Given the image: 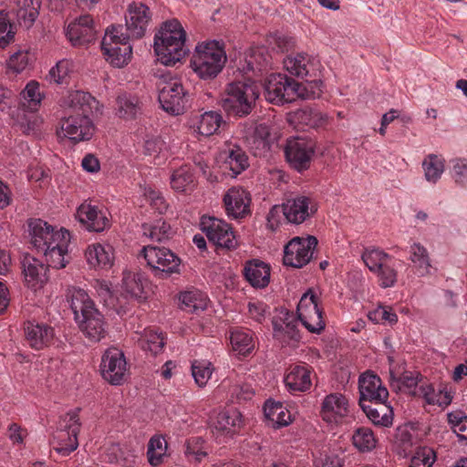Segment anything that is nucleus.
Masks as SVG:
<instances>
[{"mask_svg":"<svg viewBox=\"0 0 467 467\" xmlns=\"http://www.w3.org/2000/svg\"><path fill=\"white\" fill-rule=\"evenodd\" d=\"M241 414L236 410L219 411L211 420V429L218 440H224L232 437L240 428Z\"/></svg>","mask_w":467,"mask_h":467,"instance_id":"19","label":"nucleus"},{"mask_svg":"<svg viewBox=\"0 0 467 467\" xmlns=\"http://www.w3.org/2000/svg\"><path fill=\"white\" fill-rule=\"evenodd\" d=\"M317 208L312 203L310 198L306 196H297L289 199L283 205V213L286 220L294 224H300L309 218Z\"/></svg>","mask_w":467,"mask_h":467,"instance_id":"21","label":"nucleus"},{"mask_svg":"<svg viewBox=\"0 0 467 467\" xmlns=\"http://www.w3.org/2000/svg\"><path fill=\"white\" fill-rule=\"evenodd\" d=\"M121 26H111L107 28L101 41V48L106 59L116 67L127 65L132 55L130 36L124 34Z\"/></svg>","mask_w":467,"mask_h":467,"instance_id":"9","label":"nucleus"},{"mask_svg":"<svg viewBox=\"0 0 467 467\" xmlns=\"http://www.w3.org/2000/svg\"><path fill=\"white\" fill-rule=\"evenodd\" d=\"M181 308L189 313H197L206 309L209 298L199 289H191L180 294Z\"/></svg>","mask_w":467,"mask_h":467,"instance_id":"35","label":"nucleus"},{"mask_svg":"<svg viewBox=\"0 0 467 467\" xmlns=\"http://www.w3.org/2000/svg\"><path fill=\"white\" fill-rule=\"evenodd\" d=\"M298 318L311 333H320L325 328L318 297L311 291L305 293L297 305Z\"/></svg>","mask_w":467,"mask_h":467,"instance_id":"14","label":"nucleus"},{"mask_svg":"<svg viewBox=\"0 0 467 467\" xmlns=\"http://www.w3.org/2000/svg\"><path fill=\"white\" fill-rule=\"evenodd\" d=\"M85 256L93 268L108 269L114 261L113 248L109 244H92L86 249Z\"/></svg>","mask_w":467,"mask_h":467,"instance_id":"33","label":"nucleus"},{"mask_svg":"<svg viewBox=\"0 0 467 467\" xmlns=\"http://www.w3.org/2000/svg\"><path fill=\"white\" fill-rule=\"evenodd\" d=\"M250 202L249 193L240 187L229 189L223 197L227 215L235 219L249 213Z\"/></svg>","mask_w":467,"mask_h":467,"instance_id":"24","label":"nucleus"},{"mask_svg":"<svg viewBox=\"0 0 467 467\" xmlns=\"http://www.w3.org/2000/svg\"><path fill=\"white\" fill-rule=\"evenodd\" d=\"M16 2L19 6L18 18L26 27L31 26L38 16L40 0H17Z\"/></svg>","mask_w":467,"mask_h":467,"instance_id":"46","label":"nucleus"},{"mask_svg":"<svg viewBox=\"0 0 467 467\" xmlns=\"http://www.w3.org/2000/svg\"><path fill=\"white\" fill-rule=\"evenodd\" d=\"M223 169L230 171L235 177L248 167V157L244 150L237 145L230 144L222 152Z\"/></svg>","mask_w":467,"mask_h":467,"instance_id":"32","label":"nucleus"},{"mask_svg":"<svg viewBox=\"0 0 467 467\" xmlns=\"http://www.w3.org/2000/svg\"><path fill=\"white\" fill-rule=\"evenodd\" d=\"M354 446L360 451H368L375 448L376 439L368 428H358L352 436Z\"/></svg>","mask_w":467,"mask_h":467,"instance_id":"52","label":"nucleus"},{"mask_svg":"<svg viewBox=\"0 0 467 467\" xmlns=\"http://www.w3.org/2000/svg\"><path fill=\"white\" fill-rule=\"evenodd\" d=\"M72 72L73 63L67 59H61L50 68L47 78L56 84H67Z\"/></svg>","mask_w":467,"mask_h":467,"instance_id":"49","label":"nucleus"},{"mask_svg":"<svg viewBox=\"0 0 467 467\" xmlns=\"http://www.w3.org/2000/svg\"><path fill=\"white\" fill-rule=\"evenodd\" d=\"M159 101L162 109L174 115L183 112L187 103V93L181 80L170 73L162 74L157 83Z\"/></svg>","mask_w":467,"mask_h":467,"instance_id":"10","label":"nucleus"},{"mask_svg":"<svg viewBox=\"0 0 467 467\" xmlns=\"http://www.w3.org/2000/svg\"><path fill=\"white\" fill-rule=\"evenodd\" d=\"M368 317L375 324L393 325L398 321V317L391 307L379 306L368 313Z\"/></svg>","mask_w":467,"mask_h":467,"instance_id":"53","label":"nucleus"},{"mask_svg":"<svg viewBox=\"0 0 467 467\" xmlns=\"http://www.w3.org/2000/svg\"><path fill=\"white\" fill-rule=\"evenodd\" d=\"M15 34L7 14L0 11V47L4 48L13 42Z\"/></svg>","mask_w":467,"mask_h":467,"instance_id":"61","label":"nucleus"},{"mask_svg":"<svg viewBox=\"0 0 467 467\" xmlns=\"http://www.w3.org/2000/svg\"><path fill=\"white\" fill-rule=\"evenodd\" d=\"M264 412L274 428L287 426L292 420L291 413L280 402L266 401L264 406Z\"/></svg>","mask_w":467,"mask_h":467,"instance_id":"38","label":"nucleus"},{"mask_svg":"<svg viewBox=\"0 0 467 467\" xmlns=\"http://www.w3.org/2000/svg\"><path fill=\"white\" fill-rule=\"evenodd\" d=\"M102 378L114 386L121 385L128 373V365L123 352L117 348H108L101 358Z\"/></svg>","mask_w":467,"mask_h":467,"instance_id":"11","label":"nucleus"},{"mask_svg":"<svg viewBox=\"0 0 467 467\" xmlns=\"http://www.w3.org/2000/svg\"><path fill=\"white\" fill-rule=\"evenodd\" d=\"M141 254L156 274L171 275L179 272L181 259L168 248L149 245L142 248Z\"/></svg>","mask_w":467,"mask_h":467,"instance_id":"15","label":"nucleus"},{"mask_svg":"<svg viewBox=\"0 0 467 467\" xmlns=\"http://www.w3.org/2000/svg\"><path fill=\"white\" fill-rule=\"evenodd\" d=\"M315 58L305 53L288 56L284 59L285 70L296 77L304 78L315 68Z\"/></svg>","mask_w":467,"mask_h":467,"instance_id":"34","label":"nucleus"},{"mask_svg":"<svg viewBox=\"0 0 467 467\" xmlns=\"http://www.w3.org/2000/svg\"><path fill=\"white\" fill-rule=\"evenodd\" d=\"M223 121L222 115L216 111H206L196 115L189 120V127L193 132L209 137L215 133Z\"/></svg>","mask_w":467,"mask_h":467,"instance_id":"31","label":"nucleus"},{"mask_svg":"<svg viewBox=\"0 0 467 467\" xmlns=\"http://www.w3.org/2000/svg\"><path fill=\"white\" fill-rule=\"evenodd\" d=\"M226 54L223 45L211 40L199 43L191 58L192 70L202 79L214 78L223 68Z\"/></svg>","mask_w":467,"mask_h":467,"instance_id":"6","label":"nucleus"},{"mask_svg":"<svg viewBox=\"0 0 467 467\" xmlns=\"http://www.w3.org/2000/svg\"><path fill=\"white\" fill-rule=\"evenodd\" d=\"M151 19L150 8L141 2L131 3L125 16L126 27L131 37L140 38L145 35Z\"/></svg>","mask_w":467,"mask_h":467,"instance_id":"17","label":"nucleus"},{"mask_svg":"<svg viewBox=\"0 0 467 467\" xmlns=\"http://www.w3.org/2000/svg\"><path fill=\"white\" fill-rule=\"evenodd\" d=\"M379 278V285L382 288H389L395 285L397 282V270L389 265L388 263L382 265L380 269L374 272Z\"/></svg>","mask_w":467,"mask_h":467,"instance_id":"59","label":"nucleus"},{"mask_svg":"<svg viewBox=\"0 0 467 467\" xmlns=\"http://www.w3.org/2000/svg\"><path fill=\"white\" fill-rule=\"evenodd\" d=\"M410 261L416 268L419 275L425 276L431 274V258L427 248L419 242H414L410 246Z\"/></svg>","mask_w":467,"mask_h":467,"instance_id":"37","label":"nucleus"},{"mask_svg":"<svg viewBox=\"0 0 467 467\" xmlns=\"http://www.w3.org/2000/svg\"><path fill=\"white\" fill-rule=\"evenodd\" d=\"M420 394L428 404L447 406L451 402V396L441 389L436 391L431 385H421Z\"/></svg>","mask_w":467,"mask_h":467,"instance_id":"50","label":"nucleus"},{"mask_svg":"<svg viewBox=\"0 0 467 467\" xmlns=\"http://www.w3.org/2000/svg\"><path fill=\"white\" fill-rule=\"evenodd\" d=\"M23 99L28 103V107L36 109L43 97L39 91V84L35 80L29 81L21 92Z\"/></svg>","mask_w":467,"mask_h":467,"instance_id":"57","label":"nucleus"},{"mask_svg":"<svg viewBox=\"0 0 467 467\" xmlns=\"http://www.w3.org/2000/svg\"><path fill=\"white\" fill-rule=\"evenodd\" d=\"M361 258L369 271L374 273L392 257L379 248L368 247L362 252Z\"/></svg>","mask_w":467,"mask_h":467,"instance_id":"44","label":"nucleus"},{"mask_svg":"<svg viewBox=\"0 0 467 467\" xmlns=\"http://www.w3.org/2000/svg\"><path fill=\"white\" fill-rule=\"evenodd\" d=\"M448 421L453 432L460 440H467V416L461 410L447 414Z\"/></svg>","mask_w":467,"mask_h":467,"instance_id":"54","label":"nucleus"},{"mask_svg":"<svg viewBox=\"0 0 467 467\" xmlns=\"http://www.w3.org/2000/svg\"><path fill=\"white\" fill-rule=\"evenodd\" d=\"M451 177L456 184L467 186V160L463 158L454 159L451 161Z\"/></svg>","mask_w":467,"mask_h":467,"instance_id":"58","label":"nucleus"},{"mask_svg":"<svg viewBox=\"0 0 467 467\" xmlns=\"http://www.w3.org/2000/svg\"><path fill=\"white\" fill-rule=\"evenodd\" d=\"M386 401L374 402V406L360 403L368 418L376 425L389 426L392 423L391 410Z\"/></svg>","mask_w":467,"mask_h":467,"instance_id":"39","label":"nucleus"},{"mask_svg":"<svg viewBox=\"0 0 467 467\" xmlns=\"http://www.w3.org/2000/svg\"><path fill=\"white\" fill-rule=\"evenodd\" d=\"M186 36V31L178 19L161 23L154 36V51L158 60L165 66H174L181 61L188 52Z\"/></svg>","mask_w":467,"mask_h":467,"instance_id":"3","label":"nucleus"},{"mask_svg":"<svg viewBox=\"0 0 467 467\" xmlns=\"http://www.w3.org/2000/svg\"><path fill=\"white\" fill-rule=\"evenodd\" d=\"M80 429L79 409L62 415L53 434V449L62 456H68L78 447V436Z\"/></svg>","mask_w":467,"mask_h":467,"instance_id":"8","label":"nucleus"},{"mask_svg":"<svg viewBox=\"0 0 467 467\" xmlns=\"http://www.w3.org/2000/svg\"><path fill=\"white\" fill-rule=\"evenodd\" d=\"M260 95L259 86L250 79L227 85L222 107L229 114L244 117L251 113Z\"/></svg>","mask_w":467,"mask_h":467,"instance_id":"7","label":"nucleus"},{"mask_svg":"<svg viewBox=\"0 0 467 467\" xmlns=\"http://www.w3.org/2000/svg\"><path fill=\"white\" fill-rule=\"evenodd\" d=\"M25 335L28 345L35 349L48 347L54 339V329L46 324L27 322L25 326Z\"/></svg>","mask_w":467,"mask_h":467,"instance_id":"28","label":"nucleus"},{"mask_svg":"<svg viewBox=\"0 0 467 467\" xmlns=\"http://www.w3.org/2000/svg\"><path fill=\"white\" fill-rule=\"evenodd\" d=\"M435 462L434 451L431 448L419 449L411 457L409 467H432Z\"/></svg>","mask_w":467,"mask_h":467,"instance_id":"55","label":"nucleus"},{"mask_svg":"<svg viewBox=\"0 0 467 467\" xmlns=\"http://www.w3.org/2000/svg\"><path fill=\"white\" fill-rule=\"evenodd\" d=\"M230 391L233 396H235L238 400H250L254 395V390L249 384L236 382L230 388Z\"/></svg>","mask_w":467,"mask_h":467,"instance_id":"62","label":"nucleus"},{"mask_svg":"<svg viewBox=\"0 0 467 467\" xmlns=\"http://www.w3.org/2000/svg\"><path fill=\"white\" fill-rule=\"evenodd\" d=\"M76 218L88 230L102 232L110 225L106 213L90 203H82L77 210Z\"/></svg>","mask_w":467,"mask_h":467,"instance_id":"20","label":"nucleus"},{"mask_svg":"<svg viewBox=\"0 0 467 467\" xmlns=\"http://www.w3.org/2000/svg\"><path fill=\"white\" fill-rule=\"evenodd\" d=\"M121 289L126 296L140 298L143 295L144 285L141 275L125 270L122 274Z\"/></svg>","mask_w":467,"mask_h":467,"instance_id":"40","label":"nucleus"},{"mask_svg":"<svg viewBox=\"0 0 467 467\" xmlns=\"http://www.w3.org/2000/svg\"><path fill=\"white\" fill-rule=\"evenodd\" d=\"M317 245L315 236L295 237L285 247L284 264L296 268H301L310 262Z\"/></svg>","mask_w":467,"mask_h":467,"instance_id":"13","label":"nucleus"},{"mask_svg":"<svg viewBox=\"0 0 467 467\" xmlns=\"http://www.w3.org/2000/svg\"><path fill=\"white\" fill-rule=\"evenodd\" d=\"M349 412L348 399L341 393L335 392L327 395L321 404L320 415L327 423L337 424Z\"/></svg>","mask_w":467,"mask_h":467,"instance_id":"18","label":"nucleus"},{"mask_svg":"<svg viewBox=\"0 0 467 467\" xmlns=\"http://www.w3.org/2000/svg\"><path fill=\"white\" fill-rule=\"evenodd\" d=\"M96 30L89 15L78 17L67 28V36L73 46H83L95 39Z\"/></svg>","mask_w":467,"mask_h":467,"instance_id":"23","label":"nucleus"},{"mask_svg":"<svg viewBox=\"0 0 467 467\" xmlns=\"http://www.w3.org/2000/svg\"><path fill=\"white\" fill-rule=\"evenodd\" d=\"M359 403L366 401L379 402L386 401L389 392L385 387L382 386L380 379L371 373H364L360 376L359 380Z\"/></svg>","mask_w":467,"mask_h":467,"instance_id":"22","label":"nucleus"},{"mask_svg":"<svg viewBox=\"0 0 467 467\" xmlns=\"http://www.w3.org/2000/svg\"><path fill=\"white\" fill-rule=\"evenodd\" d=\"M230 340L234 350L241 355L250 353L254 347L253 333L249 329L236 328L232 331Z\"/></svg>","mask_w":467,"mask_h":467,"instance_id":"42","label":"nucleus"},{"mask_svg":"<svg viewBox=\"0 0 467 467\" xmlns=\"http://www.w3.org/2000/svg\"><path fill=\"white\" fill-rule=\"evenodd\" d=\"M314 464L315 467H343L340 459L335 454H320Z\"/></svg>","mask_w":467,"mask_h":467,"instance_id":"64","label":"nucleus"},{"mask_svg":"<svg viewBox=\"0 0 467 467\" xmlns=\"http://www.w3.org/2000/svg\"><path fill=\"white\" fill-rule=\"evenodd\" d=\"M191 368L194 381L200 388L206 386L214 370L213 364L203 359L192 361Z\"/></svg>","mask_w":467,"mask_h":467,"instance_id":"47","label":"nucleus"},{"mask_svg":"<svg viewBox=\"0 0 467 467\" xmlns=\"http://www.w3.org/2000/svg\"><path fill=\"white\" fill-rule=\"evenodd\" d=\"M327 117L310 108H303L287 114V121L297 130L316 129L327 123Z\"/></svg>","mask_w":467,"mask_h":467,"instance_id":"25","label":"nucleus"},{"mask_svg":"<svg viewBox=\"0 0 467 467\" xmlns=\"http://www.w3.org/2000/svg\"><path fill=\"white\" fill-rule=\"evenodd\" d=\"M48 265L35 257H25L23 261L25 282L33 290L40 289L48 280Z\"/></svg>","mask_w":467,"mask_h":467,"instance_id":"26","label":"nucleus"},{"mask_svg":"<svg viewBox=\"0 0 467 467\" xmlns=\"http://www.w3.org/2000/svg\"><path fill=\"white\" fill-rule=\"evenodd\" d=\"M31 244L38 254H42L48 266L64 268L68 263L67 251L70 234L61 228L55 231L47 222L36 219L29 223Z\"/></svg>","mask_w":467,"mask_h":467,"instance_id":"2","label":"nucleus"},{"mask_svg":"<svg viewBox=\"0 0 467 467\" xmlns=\"http://www.w3.org/2000/svg\"><path fill=\"white\" fill-rule=\"evenodd\" d=\"M65 104L70 112L59 120L57 137L74 143L89 140L95 133L91 118L101 113L99 102L88 92L75 90L68 93Z\"/></svg>","mask_w":467,"mask_h":467,"instance_id":"1","label":"nucleus"},{"mask_svg":"<svg viewBox=\"0 0 467 467\" xmlns=\"http://www.w3.org/2000/svg\"><path fill=\"white\" fill-rule=\"evenodd\" d=\"M312 368L306 364L290 366L285 377V383L290 391L305 392L312 386Z\"/></svg>","mask_w":467,"mask_h":467,"instance_id":"27","label":"nucleus"},{"mask_svg":"<svg viewBox=\"0 0 467 467\" xmlns=\"http://www.w3.org/2000/svg\"><path fill=\"white\" fill-rule=\"evenodd\" d=\"M244 275L246 281L255 288H265L270 282V266L265 262L253 259L245 263Z\"/></svg>","mask_w":467,"mask_h":467,"instance_id":"30","label":"nucleus"},{"mask_svg":"<svg viewBox=\"0 0 467 467\" xmlns=\"http://www.w3.org/2000/svg\"><path fill=\"white\" fill-rule=\"evenodd\" d=\"M171 187L177 192L189 193L195 188V178L188 165L174 170L170 178Z\"/></svg>","mask_w":467,"mask_h":467,"instance_id":"36","label":"nucleus"},{"mask_svg":"<svg viewBox=\"0 0 467 467\" xmlns=\"http://www.w3.org/2000/svg\"><path fill=\"white\" fill-rule=\"evenodd\" d=\"M167 442L161 436H153L148 444V459L152 466H158L162 462V459L166 456Z\"/></svg>","mask_w":467,"mask_h":467,"instance_id":"48","label":"nucleus"},{"mask_svg":"<svg viewBox=\"0 0 467 467\" xmlns=\"http://www.w3.org/2000/svg\"><path fill=\"white\" fill-rule=\"evenodd\" d=\"M118 114L120 118L131 119L140 113V103L137 97L123 94L117 99Z\"/></svg>","mask_w":467,"mask_h":467,"instance_id":"43","label":"nucleus"},{"mask_svg":"<svg viewBox=\"0 0 467 467\" xmlns=\"http://www.w3.org/2000/svg\"><path fill=\"white\" fill-rule=\"evenodd\" d=\"M144 195L152 209L156 210L159 213L167 212L169 204L160 192L149 187L145 189Z\"/></svg>","mask_w":467,"mask_h":467,"instance_id":"60","label":"nucleus"},{"mask_svg":"<svg viewBox=\"0 0 467 467\" xmlns=\"http://www.w3.org/2000/svg\"><path fill=\"white\" fill-rule=\"evenodd\" d=\"M201 229L217 246L227 249L236 247L237 243L232 227L224 221L203 216L201 220Z\"/></svg>","mask_w":467,"mask_h":467,"instance_id":"16","label":"nucleus"},{"mask_svg":"<svg viewBox=\"0 0 467 467\" xmlns=\"http://www.w3.org/2000/svg\"><path fill=\"white\" fill-rule=\"evenodd\" d=\"M143 235L154 242H161L170 237L171 229L165 221L158 220L152 224H142Z\"/></svg>","mask_w":467,"mask_h":467,"instance_id":"45","label":"nucleus"},{"mask_svg":"<svg viewBox=\"0 0 467 467\" xmlns=\"http://www.w3.org/2000/svg\"><path fill=\"white\" fill-rule=\"evenodd\" d=\"M316 143L306 138H291L285 147V155L292 168L298 171L307 170L314 156Z\"/></svg>","mask_w":467,"mask_h":467,"instance_id":"12","label":"nucleus"},{"mask_svg":"<svg viewBox=\"0 0 467 467\" xmlns=\"http://www.w3.org/2000/svg\"><path fill=\"white\" fill-rule=\"evenodd\" d=\"M245 139L254 156H265L270 150L272 142L271 132L270 128L265 123L251 127Z\"/></svg>","mask_w":467,"mask_h":467,"instance_id":"29","label":"nucleus"},{"mask_svg":"<svg viewBox=\"0 0 467 467\" xmlns=\"http://www.w3.org/2000/svg\"><path fill=\"white\" fill-rule=\"evenodd\" d=\"M140 344L143 350L150 352L152 355H157L163 350L165 342L161 333L149 330L140 338Z\"/></svg>","mask_w":467,"mask_h":467,"instance_id":"51","label":"nucleus"},{"mask_svg":"<svg viewBox=\"0 0 467 467\" xmlns=\"http://www.w3.org/2000/svg\"><path fill=\"white\" fill-rule=\"evenodd\" d=\"M422 168L426 181L435 184L444 171V159L435 154H429L422 161Z\"/></svg>","mask_w":467,"mask_h":467,"instance_id":"41","label":"nucleus"},{"mask_svg":"<svg viewBox=\"0 0 467 467\" xmlns=\"http://www.w3.org/2000/svg\"><path fill=\"white\" fill-rule=\"evenodd\" d=\"M262 50L257 49L253 51L249 59L247 60V69L252 71L262 70L267 64L265 58H262Z\"/></svg>","mask_w":467,"mask_h":467,"instance_id":"63","label":"nucleus"},{"mask_svg":"<svg viewBox=\"0 0 467 467\" xmlns=\"http://www.w3.org/2000/svg\"><path fill=\"white\" fill-rule=\"evenodd\" d=\"M32 62V57L27 51L19 50L14 53L7 62L8 68L16 73L24 71Z\"/></svg>","mask_w":467,"mask_h":467,"instance_id":"56","label":"nucleus"},{"mask_svg":"<svg viewBox=\"0 0 467 467\" xmlns=\"http://www.w3.org/2000/svg\"><path fill=\"white\" fill-rule=\"evenodd\" d=\"M70 306L80 331L89 340L98 342L106 335L102 314L95 307L85 290L72 287L68 290Z\"/></svg>","mask_w":467,"mask_h":467,"instance_id":"4","label":"nucleus"},{"mask_svg":"<svg viewBox=\"0 0 467 467\" xmlns=\"http://www.w3.org/2000/svg\"><path fill=\"white\" fill-rule=\"evenodd\" d=\"M311 88L310 83H299L283 74H271L265 83V96L267 101L282 105L298 98L309 99L318 96Z\"/></svg>","mask_w":467,"mask_h":467,"instance_id":"5","label":"nucleus"}]
</instances>
